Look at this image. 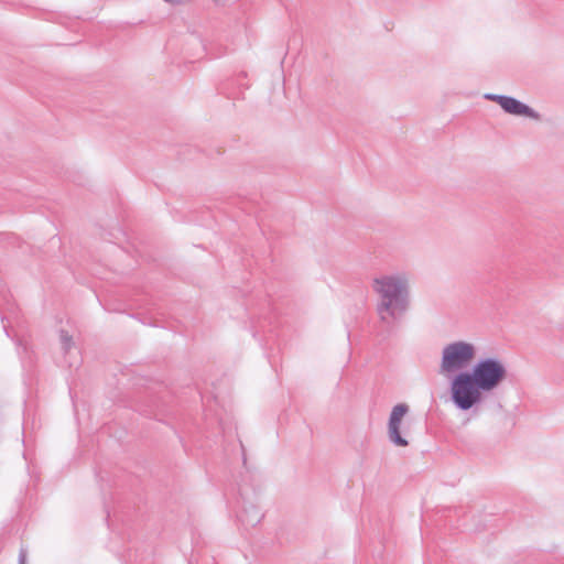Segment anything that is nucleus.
<instances>
[{"label":"nucleus","instance_id":"3","mask_svg":"<svg viewBox=\"0 0 564 564\" xmlns=\"http://www.w3.org/2000/svg\"><path fill=\"white\" fill-rule=\"evenodd\" d=\"M479 345L470 338H455L446 341L440 350L438 375L448 381L449 399L457 391L456 377L469 371L479 357Z\"/></svg>","mask_w":564,"mask_h":564},{"label":"nucleus","instance_id":"7","mask_svg":"<svg viewBox=\"0 0 564 564\" xmlns=\"http://www.w3.org/2000/svg\"><path fill=\"white\" fill-rule=\"evenodd\" d=\"M262 518L263 512L258 505H247L241 512V521L249 525L258 524Z\"/></svg>","mask_w":564,"mask_h":564},{"label":"nucleus","instance_id":"1","mask_svg":"<svg viewBox=\"0 0 564 564\" xmlns=\"http://www.w3.org/2000/svg\"><path fill=\"white\" fill-rule=\"evenodd\" d=\"M508 378L509 368L501 357L478 358L469 371L456 377L458 388L449 401L460 413H477L486 399L498 391Z\"/></svg>","mask_w":564,"mask_h":564},{"label":"nucleus","instance_id":"2","mask_svg":"<svg viewBox=\"0 0 564 564\" xmlns=\"http://www.w3.org/2000/svg\"><path fill=\"white\" fill-rule=\"evenodd\" d=\"M376 312L384 324H392L409 308L410 275L404 271L382 273L372 279Z\"/></svg>","mask_w":564,"mask_h":564},{"label":"nucleus","instance_id":"4","mask_svg":"<svg viewBox=\"0 0 564 564\" xmlns=\"http://www.w3.org/2000/svg\"><path fill=\"white\" fill-rule=\"evenodd\" d=\"M411 406L405 402L395 403L388 415L386 436L388 442L397 448L409 447L413 440L411 429Z\"/></svg>","mask_w":564,"mask_h":564},{"label":"nucleus","instance_id":"6","mask_svg":"<svg viewBox=\"0 0 564 564\" xmlns=\"http://www.w3.org/2000/svg\"><path fill=\"white\" fill-rule=\"evenodd\" d=\"M58 341L64 358L70 364V359L77 354V345L74 335L66 329H61L58 332Z\"/></svg>","mask_w":564,"mask_h":564},{"label":"nucleus","instance_id":"8","mask_svg":"<svg viewBox=\"0 0 564 564\" xmlns=\"http://www.w3.org/2000/svg\"><path fill=\"white\" fill-rule=\"evenodd\" d=\"M25 563H26V556H25V553L22 551L20 553L19 564H25Z\"/></svg>","mask_w":564,"mask_h":564},{"label":"nucleus","instance_id":"5","mask_svg":"<svg viewBox=\"0 0 564 564\" xmlns=\"http://www.w3.org/2000/svg\"><path fill=\"white\" fill-rule=\"evenodd\" d=\"M485 98L497 102L505 112L511 116L527 118L534 121L541 120V116L536 110L513 97L496 94H486Z\"/></svg>","mask_w":564,"mask_h":564}]
</instances>
